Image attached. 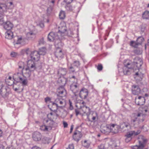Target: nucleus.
<instances>
[{
  "instance_id": "20",
  "label": "nucleus",
  "mask_w": 149,
  "mask_h": 149,
  "mask_svg": "<svg viewBox=\"0 0 149 149\" xmlns=\"http://www.w3.org/2000/svg\"><path fill=\"white\" fill-rule=\"evenodd\" d=\"M132 92L134 95H139L141 92V89L139 86L136 85H133L132 86Z\"/></svg>"
},
{
  "instance_id": "58",
  "label": "nucleus",
  "mask_w": 149,
  "mask_h": 149,
  "mask_svg": "<svg viewBox=\"0 0 149 149\" xmlns=\"http://www.w3.org/2000/svg\"><path fill=\"white\" fill-rule=\"evenodd\" d=\"M125 137V141L126 143L129 142V141H130L132 140V139H129V138H128L127 137Z\"/></svg>"
},
{
  "instance_id": "4",
  "label": "nucleus",
  "mask_w": 149,
  "mask_h": 149,
  "mask_svg": "<svg viewBox=\"0 0 149 149\" xmlns=\"http://www.w3.org/2000/svg\"><path fill=\"white\" fill-rule=\"evenodd\" d=\"M142 59L139 57H137L134 59L133 62L130 63V66H133L134 70H139L143 64Z\"/></svg>"
},
{
  "instance_id": "11",
  "label": "nucleus",
  "mask_w": 149,
  "mask_h": 149,
  "mask_svg": "<svg viewBox=\"0 0 149 149\" xmlns=\"http://www.w3.org/2000/svg\"><path fill=\"white\" fill-rule=\"evenodd\" d=\"M57 97H63L65 96L67 93L64 87H59L58 88L57 91Z\"/></svg>"
},
{
  "instance_id": "28",
  "label": "nucleus",
  "mask_w": 149,
  "mask_h": 149,
  "mask_svg": "<svg viewBox=\"0 0 149 149\" xmlns=\"http://www.w3.org/2000/svg\"><path fill=\"white\" fill-rule=\"evenodd\" d=\"M130 124L127 122H123L121 123L120 125V129H123L125 128H127L128 127H130Z\"/></svg>"
},
{
  "instance_id": "40",
  "label": "nucleus",
  "mask_w": 149,
  "mask_h": 149,
  "mask_svg": "<svg viewBox=\"0 0 149 149\" xmlns=\"http://www.w3.org/2000/svg\"><path fill=\"white\" fill-rule=\"evenodd\" d=\"M67 5L65 6L66 10L68 11H71L72 10V7L70 5V4L66 3Z\"/></svg>"
},
{
  "instance_id": "13",
  "label": "nucleus",
  "mask_w": 149,
  "mask_h": 149,
  "mask_svg": "<svg viewBox=\"0 0 149 149\" xmlns=\"http://www.w3.org/2000/svg\"><path fill=\"white\" fill-rule=\"evenodd\" d=\"M0 25L3 26V28L7 31L10 30L13 27V24L9 21H4Z\"/></svg>"
},
{
  "instance_id": "45",
  "label": "nucleus",
  "mask_w": 149,
  "mask_h": 149,
  "mask_svg": "<svg viewBox=\"0 0 149 149\" xmlns=\"http://www.w3.org/2000/svg\"><path fill=\"white\" fill-rule=\"evenodd\" d=\"M50 115L51 116H54L55 118H57L58 116V115L57 113H53L52 112H50L49 114L47 115V116H49Z\"/></svg>"
},
{
  "instance_id": "17",
  "label": "nucleus",
  "mask_w": 149,
  "mask_h": 149,
  "mask_svg": "<svg viewBox=\"0 0 149 149\" xmlns=\"http://www.w3.org/2000/svg\"><path fill=\"white\" fill-rule=\"evenodd\" d=\"M54 54L57 58H62L63 57L64 54L61 49H56Z\"/></svg>"
},
{
  "instance_id": "2",
  "label": "nucleus",
  "mask_w": 149,
  "mask_h": 149,
  "mask_svg": "<svg viewBox=\"0 0 149 149\" xmlns=\"http://www.w3.org/2000/svg\"><path fill=\"white\" fill-rule=\"evenodd\" d=\"M27 67L25 69L26 72L25 74L29 77L31 76V72L34 71L37 68V66L35 63L31 60H28L27 63Z\"/></svg>"
},
{
  "instance_id": "6",
  "label": "nucleus",
  "mask_w": 149,
  "mask_h": 149,
  "mask_svg": "<svg viewBox=\"0 0 149 149\" xmlns=\"http://www.w3.org/2000/svg\"><path fill=\"white\" fill-rule=\"evenodd\" d=\"M124 67L123 68V72L124 75H128L130 74V71L129 69H133L134 68L133 66H130V62H128L126 63V62H124Z\"/></svg>"
},
{
  "instance_id": "21",
  "label": "nucleus",
  "mask_w": 149,
  "mask_h": 149,
  "mask_svg": "<svg viewBox=\"0 0 149 149\" xmlns=\"http://www.w3.org/2000/svg\"><path fill=\"white\" fill-rule=\"evenodd\" d=\"M67 79L64 77H60L58 80V83L60 86L59 87H64L67 82Z\"/></svg>"
},
{
  "instance_id": "38",
  "label": "nucleus",
  "mask_w": 149,
  "mask_h": 149,
  "mask_svg": "<svg viewBox=\"0 0 149 149\" xmlns=\"http://www.w3.org/2000/svg\"><path fill=\"white\" fill-rule=\"evenodd\" d=\"M68 69L70 73H73L75 72V69L73 66L72 64L70 66H68Z\"/></svg>"
},
{
  "instance_id": "56",
  "label": "nucleus",
  "mask_w": 149,
  "mask_h": 149,
  "mask_svg": "<svg viewBox=\"0 0 149 149\" xmlns=\"http://www.w3.org/2000/svg\"><path fill=\"white\" fill-rule=\"evenodd\" d=\"M96 114V116H93L92 118V121H95V120L96 119V116L97 117V113L96 112L95 113Z\"/></svg>"
},
{
  "instance_id": "24",
  "label": "nucleus",
  "mask_w": 149,
  "mask_h": 149,
  "mask_svg": "<svg viewBox=\"0 0 149 149\" xmlns=\"http://www.w3.org/2000/svg\"><path fill=\"white\" fill-rule=\"evenodd\" d=\"M81 110L84 113L86 114L87 116L89 115L91 113L90 109L87 106L83 107L81 108Z\"/></svg>"
},
{
  "instance_id": "64",
  "label": "nucleus",
  "mask_w": 149,
  "mask_h": 149,
  "mask_svg": "<svg viewBox=\"0 0 149 149\" xmlns=\"http://www.w3.org/2000/svg\"><path fill=\"white\" fill-rule=\"evenodd\" d=\"M73 125H72L71 126L70 129V133H71L72 132V131L73 130Z\"/></svg>"
},
{
  "instance_id": "41",
  "label": "nucleus",
  "mask_w": 149,
  "mask_h": 149,
  "mask_svg": "<svg viewBox=\"0 0 149 149\" xmlns=\"http://www.w3.org/2000/svg\"><path fill=\"white\" fill-rule=\"evenodd\" d=\"M80 63L79 61H75L73 62L72 65L78 68L80 65Z\"/></svg>"
},
{
  "instance_id": "60",
  "label": "nucleus",
  "mask_w": 149,
  "mask_h": 149,
  "mask_svg": "<svg viewBox=\"0 0 149 149\" xmlns=\"http://www.w3.org/2000/svg\"><path fill=\"white\" fill-rule=\"evenodd\" d=\"M4 86V85L3 84V82L1 81H0V91L3 87V86Z\"/></svg>"
},
{
  "instance_id": "8",
  "label": "nucleus",
  "mask_w": 149,
  "mask_h": 149,
  "mask_svg": "<svg viewBox=\"0 0 149 149\" xmlns=\"http://www.w3.org/2000/svg\"><path fill=\"white\" fill-rule=\"evenodd\" d=\"M10 93V88L7 86H4L0 91V93L4 98L7 97Z\"/></svg>"
},
{
  "instance_id": "61",
  "label": "nucleus",
  "mask_w": 149,
  "mask_h": 149,
  "mask_svg": "<svg viewBox=\"0 0 149 149\" xmlns=\"http://www.w3.org/2000/svg\"><path fill=\"white\" fill-rule=\"evenodd\" d=\"M57 118H55V117L54 116H51L49 118V120H54L56 119Z\"/></svg>"
},
{
  "instance_id": "42",
  "label": "nucleus",
  "mask_w": 149,
  "mask_h": 149,
  "mask_svg": "<svg viewBox=\"0 0 149 149\" xmlns=\"http://www.w3.org/2000/svg\"><path fill=\"white\" fill-rule=\"evenodd\" d=\"M40 129L44 131H48V130L46 124L41 126L40 127Z\"/></svg>"
},
{
  "instance_id": "22",
  "label": "nucleus",
  "mask_w": 149,
  "mask_h": 149,
  "mask_svg": "<svg viewBox=\"0 0 149 149\" xmlns=\"http://www.w3.org/2000/svg\"><path fill=\"white\" fill-rule=\"evenodd\" d=\"M67 72V69L65 68H59L57 71L58 74H60L62 76H65Z\"/></svg>"
},
{
  "instance_id": "33",
  "label": "nucleus",
  "mask_w": 149,
  "mask_h": 149,
  "mask_svg": "<svg viewBox=\"0 0 149 149\" xmlns=\"http://www.w3.org/2000/svg\"><path fill=\"white\" fill-rule=\"evenodd\" d=\"M40 55H44L46 53V49L45 47H42L40 48L38 52Z\"/></svg>"
},
{
  "instance_id": "19",
  "label": "nucleus",
  "mask_w": 149,
  "mask_h": 149,
  "mask_svg": "<svg viewBox=\"0 0 149 149\" xmlns=\"http://www.w3.org/2000/svg\"><path fill=\"white\" fill-rule=\"evenodd\" d=\"M54 45L57 49H61L64 45L61 40L60 37L58 39L55 40L54 42Z\"/></svg>"
},
{
  "instance_id": "14",
  "label": "nucleus",
  "mask_w": 149,
  "mask_h": 149,
  "mask_svg": "<svg viewBox=\"0 0 149 149\" xmlns=\"http://www.w3.org/2000/svg\"><path fill=\"white\" fill-rule=\"evenodd\" d=\"M79 96L80 98L83 99H86L88 95V90L84 88H82L80 91Z\"/></svg>"
},
{
  "instance_id": "44",
  "label": "nucleus",
  "mask_w": 149,
  "mask_h": 149,
  "mask_svg": "<svg viewBox=\"0 0 149 149\" xmlns=\"http://www.w3.org/2000/svg\"><path fill=\"white\" fill-rule=\"evenodd\" d=\"M19 55L17 53L14 52H12L10 54V56L12 57H16Z\"/></svg>"
},
{
  "instance_id": "32",
  "label": "nucleus",
  "mask_w": 149,
  "mask_h": 149,
  "mask_svg": "<svg viewBox=\"0 0 149 149\" xmlns=\"http://www.w3.org/2000/svg\"><path fill=\"white\" fill-rule=\"evenodd\" d=\"M91 144L90 142L88 141L85 140L84 142H82V145L83 146L86 148H88Z\"/></svg>"
},
{
  "instance_id": "30",
  "label": "nucleus",
  "mask_w": 149,
  "mask_h": 149,
  "mask_svg": "<svg viewBox=\"0 0 149 149\" xmlns=\"http://www.w3.org/2000/svg\"><path fill=\"white\" fill-rule=\"evenodd\" d=\"M138 99L140 100L143 101L144 102H141L140 101H138V102L136 103V101H135V103L136 104L138 105L141 106L142 105H143L144 104L145 99L144 97H142L141 96H139L138 97Z\"/></svg>"
},
{
  "instance_id": "43",
  "label": "nucleus",
  "mask_w": 149,
  "mask_h": 149,
  "mask_svg": "<svg viewBox=\"0 0 149 149\" xmlns=\"http://www.w3.org/2000/svg\"><path fill=\"white\" fill-rule=\"evenodd\" d=\"M22 40H23V39L22 37L18 38L17 39V42H14V45L15 46L16 45L21 44Z\"/></svg>"
},
{
  "instance_id": "63",
  "label": "nucleus",
  "mask_w": 149,
  "mask_h": 149,
  "mask_svg": "<svg viewBox=\"0 0 149 149\" xmlns=\"http://www.w3.org/2000/svg\"><path fill=\"white\" fill-rule=\"evenodd\" d=\"M51 100L50 98L49 97H47L45 98V102L49 101Z\"/></svg>"
},
{
  "instance_id": "18",
  "label": "nucleus",
  "mask_w": 149,
  "mask_h": 149,
  "mask_svg": "<svg viewBox=\"0 0 149 149\" xmlns=\"http://www.w3.org/2000/svg\"><path fill=\"white\" fill-rule=\"evenodd\" d=\"M55 122L53 120H45V124L47 127L48 129L50 130H51L53 127H55Z\"/></svg>"
},
{
  "instance_id": "46",
  "label": "nucleus",
  "mask_w": 149,
  "mask_h": 149,
  "mask_svg": "<svg viewBox=\"0 0 149 149\" xmlns=\"http://www.w3.org/2000/svg\"><path fill=\"white\" fill-rule=\"evenodd\" d=\"M97 68L99 71H101L103 69V66L101 64H99L97 66Z\"/></svg>"
},
{
  "instance_id": "57",
  "label": "nucleus",
  "mask_w": 149,
  "mask_h": 149,
  "mask_svg": "<svg viewBox=\"0 0 149 149\" xmlns=\"http://www.w3.org/2000/svg\"><path fill=\"white\" fill-rule=\"evenodd\" d=\"M64 1L66 3L70 4L72 1L73 0H64Z\"/></svg>"
},
{
  "instance_id": "50",
  "label": "nucleus",
  "mask_w": 149,
  "mask_h": 149,
  "mask_svg": "<svg viewBox=\"0 0 149 149\" xmlns=\"http://www.w3.org/2000/svg\"><path fill=\"white\" fill-rule=\"evenodd\" d=\"M52 10V8L51 7H49L47 8V11L48 14H50Z\"/></svg>"
},
{
  "instance_id": "16",
  "label": "nucleus",
  "mask_w": 149,
  "mask_h": 149,
  "mask_svg": "<svg viewBox=\"0 0 149 149\" xmlns=\"http://www.w3.org/2000/svg\"><path fill=\"white\" fill-rule=\"evenodd\" d=\"M32 138L35 141H39L41 139L42 135L39 132H35L33 134Z\"/></svg>"
},
{
  "instance_id": "59",
  "label": "nucleus",
  "mask_w": 149,
  "mask_h": 149,
  "mask_svg": "<svg viewBox=\"0 0 149 149\" xmlns=\"http://www.w3.org/2000/svg\"><path fill=\"white\" fill-rule=\"evenodd\" d=\"M63 125L64 126V128L67 127L68 126V124L65 121L63 122Z\"/></svg>"
},
{
  "instance_id": "52",
  "label": "nucleus",
  "mask_w": 149,
  "mask_h": 149,
  "mask_svg": "<svg viewBox=\"0 0 149 149\" xmlns=\"http://www.w3.org/2000/svg\"><path fill=\"white\" fill-rule=\"evenodd\" d=\"M0 22H4L3 20V16L2 13H0Z\"/></svg>"
},
{
  "instance_id": "26",
  "label": "nucleus",
  "mask_w": 149,
  "mask_h": 149,
  "mask_svg": "<svg viewBox=\"0 0 149 149\" xmlns=\"http://www.w3.org/2000/svg\"><path fill=\"white\" fill-rule=\"evenodd\" d=\"M62 98V97H57V98L55 99V102L57 104L59 103L60 105H62L63 103L65 104V100H64Z\"/></svg>"
},
{
  "instance_id": "36",
  "label": "nucleus",
  "mask_w": 149,
  "mask_h": 149,
  "mask_svg": "<svg viewBox=\"0 0 149 149\" xmlns=\"http://www.w3.org/2000/svg\"><path fill=\"white\" fill-rule=\"evenodd\" d=\"M142 17L143 19H149V11H145L142 14Z\"/></svg>"
},
{
  "instance_id": "31",
  "label": "nucleus",
  "mask_w": 149,
  "mask_h": 149,
  "mask_svg": "<svg viewBox=\"0 0 149 149\" xmlns=\"http://www.w3.org/2000/svg\"><path fill=\"white\" fill-rule=\"evenodd\" d=\"M30 52L29 49L28 48L22 49L20 52V54L22 55H24L25 54L28 55L29 54Z\"/></svg>"
},
{
  "instance_id": "53",
  "label": "nucleus",
  "mask_w": 149,
  "mask_h": 149,
  "mask_svg": "<svg viewBox=\"0 0 149 149\" xmlns=\"http://www.w3.org/2000/svg\"><path fill=\"white\" fill-rule=\"evenodd\" d=\"M133 149H142L141 147H139V145L138 146L136 145L132 147Z\"/></svg>"
},
{
  "instance_id": "29",
  "label": "nucleus",
  "mask_w": 149,
  "mask_h": 149,
  "mask_svg": "<svg viewBox=\"0 0 149 149\" xmlns=\"http://www.w3.org/2000/svg\"><path fill=\"white\" fill-rule=\"evenodd\" d=\"M13 34L10 30L7 31L6 33V38L9 39H11L13 38Z\"/></svg>"
},
{
  "instance_id": "1",
  "label": "nucleus",
  "mask_w": 149,
  "mask_h": 149,
  "mask_svg": "<svg viewBox=\"0 0 149 149\" xmlns=\"http://www.w3.org/2000/svg\"><path fill=\"white\" fill-rule=\"evenodd\" d=\"M23 76V72H18L14 74L13 76V79L14 81L13 83L14 84H16L18 83L22 84L23 86H26L28 83L26 79H23L22 78Z\"/></svg>"
},
{
  "instance_id": "35",
  "label": "nucleus",
  "mask_w": 149,
  "mask_h": 149,
  "mask_svg": "<svg viewBox=\"0 0 149 149\" xmlns=\"http://www.w3.org/2000/svg\"><path fill=\"white\" fill-rule=\"evenodd\" d=\"M136 48V49L134 50L133 52L134 53L137 55L141 54L142 52V48H137V47Z\"/></svg>"
},
{
  "instance_id": "34",
  "label": "nucleus",
  "mask_w": 149,
  "mask_h": 149,
  "mask_svg": "<svg viewBox=\"0 0 149 149\" xmlns=\"http://www.w3.org/2000/svg\"><path fill=\"white\" fill-rule=\"evenodd\" d=\"M134 132L132 131L129 132L127 133L125 135V137L132 139V136L134 135Z\"/></svg>"
},
{
  "instance_id": "10",
  "label": "nucleus",
  "mask_w": 149,
  "mask_h": 149,
  "mask_svg": "<svg viewBox=\"0 0 149 149\" xmlns=\"http://www.w3.org/2000/svg\"><path fill=\"white\" fill-rule=\"evenodd\" d=\"M138 140L139 147H141V149H143L145 147V145L148 141V140L142 135H140L139 136Z\"/></svg>"
},
{
  "instance_id": "23",
  "label": "nucleus",
  "mask_w": 149,
  "mask_h": 149,
  "mask_svg": "<svg viewBox=\"0 0 149 149\" xmlns=\"http://www.w3.org/2000/svg\"><path fill=\"white\" fill-rule=\"evenodd\" d=\"M115 126H116V125L115 124H112L111 125V132L114 134H117L119 132V127L116 126V127Z\"/></svg>"
},
{
  "instance_id": "7",
  "label": "nucleus",
  "mask_w": 149,
  "mask_h": 149,
  "mask_svg": "<svg viewBox=\"0 0 149 149\" xmlns=\"http://www.w3.org/2000/svg\"><path fill=\"white\" fill-rule=\"evenodd\" d=\"M144 40V38L143 37L139 36L137 38L136 41H131L130 42V45L134 48H137L138 45H141Z\"/></svg>"
},
{
  "instance_id": "62",
  "label": "nucleus",
  "mask_w": 149,
  "mask_h": 149,
  "mask_svg": "<svg viewBox=\"0 0 149 149\" xmlns=\"http://www.w3.org/2000/svg\"><path fill=\"white\" fill-rule=\"evenodd\" d=\"M31 149H40V148L36 146H34L32 147Z\"/></svg>"
},
{
  "instance_id": "15",
  "label": "nucleus",
  "mask_w": 149,
  "mask_h": 149,
  "mask_svg": "<svg viewBox=\"0 0 149 149\" xmlns=\"http://www.w3.org/2000/svg\"><path fill=\"white\" fill-rule=\"evenodd\" d=\"M111 125L109 124L108 125H106L103 127H101L100 129L101 132L105 134H109L111 132Z\"/></svg>"
},
{
  "instance_id": "48",
  "label": "nucleus",
  "mask_w": 149,
  "mask_h": 149,
  "mask_svg": "<svg viewBox=\"0 0 149 149\" xmlns=\"http://www.w3.org/2000/svg\"><path fill=\"white\" fill-rule=\"evenodd\" d=\"M98 149H104V144H101L98 146Z\"/></svg>"
},
{
  "instance_id": "51",
  "label": "nucleus",
  "mask_w": 149,
  "mask_h": 149,
  "mask_svg": "<svg viewBox=\"0 0 149 149\" xmlns=\"http://www.w3.org/2000/svg\"><path fill=\"white\" fill-rule=\"evenodd\" d=\"M134 131V136H136L139 134L141 132V131L139 130H137L136 132H135L134 131Z\"/></svg>"
},
{
  "instance_id": "49",
  "label": "nucleus",
  "mask_w": 149,
  "mask_h": 149,
  "mask_svg": "<svg viewBox=\"0 0 149 149\" xmlns=\"http://www.w3.org/2000/svg\"><path fill=\"white\" fill-rule=\"evenodd\" d=\"M74 147L73 144H69L67 149H74Z\"/></svg>"
},
{
  "instance_id": "9",
  "label": "nucleus",
  "mask_w": 149,
  "mask_h": 149,
  "mask_svg": "<svg viewBox=\"0 0 149 149\" xmlns=\"http://www.w3.org/2000/svg\"><path fill=\"white\" fill-rule=\"evenodd\" d=\"M79 127H76V130L73 135L72 137L75 141L78 142L82 136V134L81 132L77 130Z\"/></svg>"
},
{
  "instance_id": "47",
  "label": "nucleus",
  "mask_w": 149,
  "mask_h": 149,
  "mask_svg": "<svg viewBox=\"0 0 149 149\" xmlns=\"http://www.w3.org/2000/svg\"><path fill=\"white\" fill-rule=\"evenodd\" d=\"M44 43V38L43 37H42L40 39L39 41V45L43 44Z\"/></svg>"
},
{
  "instance_id": "25",
  "label": "nucleus",
  "mask_w": 149,
  "mask_h": 149,
  "mask_svg": "<svg viewBox=\"0 0 149 149\" xmlns=\"http://www.w3.org/2000/svg\"><path fill=\"white\" fill-rule=\"evenodd\" d=\"M51 108H50V110L53 111L54 113H56L57 112V110L58 109V104L55 102H53L52 104Z\"/></svg>"
},
{
  "instance_id": "39",
  "label": "nucleus",
  "mask_w": 149,
  "mask_h": 149,
  "mask_svg": "<svg viewBox=\"0 0 149 149\" xmlns=\"http://www.w3.org/2000/svg\"><path fill=\"white\" fill-rule=\"evenodd\" d=\"M59 18L61 19H63L65 17V13L64 11L61 10L59 14Z\"/></svg>"
},
{
  "instance_id": "5",
  "label": "nucleus",
  "mask_w": 149,
  "mask_h": 149,
  "mask_svg": "<svg viewBox=\"0 0 149 149\" xmlns=\"http://www.w3.org/2000/svg\"><path fill=\"white\" fill-rule=\"evenodd\" d=\"M79 86L77 79L76 81H73L70 85V89L75 96L77 95L76 93L79 92Z\"/></svg>"
},
{
  "instance_id": "55",
  "label": "nucleus",
  "mask_w": 149,
  "mask_h": 149,
  "mask_svg": "<svg viewBox=\"0 0 149 149\" xmlns=\"http://www.w3.org/2000/svg\"><path fill=\"white\" fill-rule=\"evenodd\" d=\"M75 111L76 113V116H77L79 114H81V113H80L78 109H75Z\"/></svg>"
},
{
  "instance_id": "12",
  "label": "nucleus",
  "mask_w": 149,
  "mask_h": 149,
  "mask_svg": "<svg viewBox=\"0 0 149 149\" xmlns=\"http://www.w3.org/2000/svg\"><path fill=\"white\" fill-rule=\"evenodd\" d=\"M40 55L37 51H35L32 52L30 54V57L31 59L29 60H31L34 61H37L39 60L40 59Z\"/></svg>"
},
{
  "instance_id": "27",
  "label": "nucleus",
  "mask_w": 149,
  "mask_h": 149,
  "mask_svg": "<svg viewBox=\"0 0 149 149\" xmlns=\"http://www.w3.org/2000/svg\"><path fill=\"white\" fill-rule=\"evenodd\" d=\"M7 8V6L4 4H0V13H3L4 12L6 11Z\"/></svg>"
},
{
  "instance_id": "3",
  "label": "nucleus",
  "mask_w": 149,
  "mask_h": 149,
  "mask_svg": "<svg viewBox=\"0 0 149 149\" xmlns=\"http://www.w3.org/2000/svg\"><path fill=\"white\" fill-rule=\"evenodd\" d=\"M66 31V29H64L63 31H60L59 30L58 32L54 33L53 32H51L48 34L47 36L48 40L49 42L54 41L59 38V36L58 34L59 32H61V33H63Z\"/></svg>"
},
{
  "instance_id": "54",
  "label": "nucleus",
  "mask_w": 149,
  "mask_h": 149,
  "mask_svg": "<svg viewBox=\"0 0 149 149\" xmlns=\"http://www.w3.org/2000/svg\"><path fill=\"white\" fill-rule=\"evenodd\" d=\"M69 103L70 104L69 109L70 110H72L73 109V107L72 105V103L70 100L69 101Z\"/></svg>"
},
{
  "instance_id": "37",
  "label": "nucleus",
  "mask_w": 149,
  "mask_h": 149,
  "mask_svg": "<svg viewBox=\"0 0 149 149\" xmlns=\"http://www.w3.org/2000/svg\"><path fill=\"white\" fill-rule=\"evenodd\" d=\"M24 68V63L22 62H19V63L18 71L19 72H23V70Z\"/></svg>"
}]
</instances>
